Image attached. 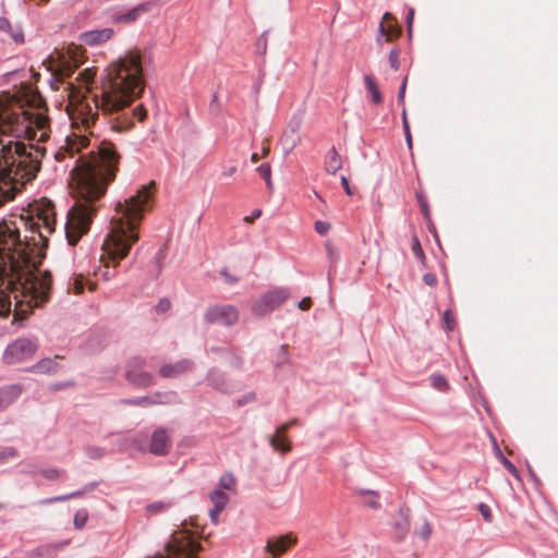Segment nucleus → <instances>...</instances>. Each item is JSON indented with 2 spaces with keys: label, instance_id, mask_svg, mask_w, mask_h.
<instances>
[{
  "label": "nucleus",
  "instance_id": "f257e3e1",
  "mask_svg": "<svg viewBox=\"0 0 558 558\" xmlns=\"http://www.w3.org/2000/svg\"><path fill=\"white\" fill-rule=\"evenodd\" d=\"M87 155L81 156L73 169L77 197L69 209L64 223L65 239L74 246L89 231L97 207L95 202L107 192L116 178L120 155L111 142L102 141Z\"/></svg>",
  "mask_w": 558,
  "mask_h": 558
},
{
  "label": "nucleus",
  "instance_id": "f03ea898",
  "mask_svg": "<svg viewBox=\"0 0 558 558\" xmlns=\"http://www.w3.org/2000/svg\"><path fill=\"white\" fill-rule=\"evenodd\" d=\"M154 187L155 183L150 182L123 201L117 202L111 229L102 244L104 253L100 256L102 266L95 271V275L105 281L116 276V267L129 255L132 245L138 241V230L144 214L151 207Z\"/></svg>",
  "mask_w": 558,
  "mask_h": 558
},
{
  "label": "nucleus",
  "instance_id": "7ed1b4c3",
  "mask_svg": "<svg viewBox=\"0 0 558 558\" xmlns=\"http://www.w3.org/2000/svg\"><path fill=\"white\" fill-rule=\"evenodd\" d=\"M144 90L142 62L138 54L130 52L113 66L109 81L102 88L101 97H96V106L107 116H116L110 120L111 129L124 132L134 125V118L143 121L146 110L142 106L129 110L131 102Z\"/></svg>",
  "mask_w": 558,
  "mask_h": 558
},
{
  "label": "nucleus",
  "instance_id": "20e7f679",
  "mask_svg": "<svg viewBox=\"0 0 558 558\" xmlns=\"http://www.w3.org/2000/svg\"><path fill=\"white\" fill-rule=\"evenodd\" d=\"M17 280L22 290V300L15 302L13 311L10 294L0 290V317L5 318L13 313L12 325L21 324L29 316L33 308L48 303L52 286L50 271L40 272L36 268L21 270Z\"/></svg>",
  "mask_w": 558,
  "mask_h": 558
},
{
  "label": "nucleus",
  "instance_id": "39448f33",
  "mask_svg": "<svg viewBox=\"0 0 558 558\" xmlns=\"http://www.w3.org/2000/svg\"><path fill=\"white\" fill-rule=\"evenodd\" d=\"M45 148L21 141L0 140V159L3 163V177L20 191L27 182L36 178L41 167Z\"/></svg>",
  "mask_w": 558,
  "mask_h": 558
},
{
  "label": "nucleus",
  "instance_id": "423d86ee",
  "mask_svg": "<svg viewBox=\"0 0 558 558\" xmlns=\"http://www.w3.org/2000/svg\"><path fill=\"white\" fill-rule=\"evenodd\" d=\"M36 341L28 338H17L9 343L3 352L2 360L5 364H16L31 359L37 351Z\"/></svg>",
  "mask_w": 558,
  "mask_h": 558
},
{
  "label": "nucleus",
  "instance_id": "0eeeda50",
  "mask_svg": "<svg viewBox=\"0 0 558 558\" xmlns=\"http://www.w3.org/2000/svg\"><path fill=\"white\" fill-rule=\"evenodd\" d=\"M146 359L133 356L125 364V379L136 388H148L155 384L153 374L144 371Z\"/></svg>",
  "mask_w": 558,
  "mask_h": 558
},
{
  "label": "nucleus",
  "instance_id": "6e6552de",
  "mask_svg": "<svg viewBox=\"0 0 558 558\" xmlns=\"http://www.w3.org/2000/svg\"><path fill=\"white\" fill-rule=\"evenodd\" d=\"M290 291L287 288H277L263 294L253 305L252 312L258 317L266 316L287 301Z\"/></svg>",
  "mask_w": 558,
  "mask_h": 558
},
{
  "label": "nucleus",
  "instance_id": "1a4fd4ad",
  "mask_svg": "<svg viewBox=\"0 0 558 558\" xmlns=\"http://www.w3.org/2000/svg\"><path fill=\"white\" fill-rule=\"evenodd\" d=\"M204 320L207 324L231 327L239 320V311L231 304L213 305L206 310Z\"/></svg>",
  "mask_w": 558,
  "mask_h": 558
},
{
  "label": "nucleus",
  "instance_id": "9d476101",
  "mask_svg": "<svg viewBox=\"0 0 558 558\" xmlns=\"http://www.w3.org/2000/svg\"><path fill=\"white\" fill-rule=\"evenodd\" d=\"M177 400H178V395L174 391H168V392L156 391L149 396L122 399L120 402L125 405L147 408V407H151L155 404L175 403Z\"/></svg>",
  "mask_w": 558,
  "mask_h": 558
},
{
  "label": "nucleus",
  "instance_id": "9b49d317",
  "mask_svg": "<svg viewBox=\"0 0 558 558\" xmlns=\"http://www.w3.org/2000/svg\"><path fill=\"white\" fill-rule=\"evenodd\" d=\"M171 438L166 427H157L149 439L148 452L156 457H165L169 453Z\"/></svg>",
  "mask_w": 558,
  "mask_h": 558
},
{
  "label": "nucleus",
  "instance_id": "f8f14e48",
  "mask_svg": "<svg viewBox=\"0 0 558 558\" xmlns=\"http://www.w3.org/2000/svg\"><path fill=\"white\" fill-rule=\"evenodd\" d=\"M205 379L207 385L215 391L223 395H229L233 391L227 374L216 366H213L207 371Z\"/></svg>",
  "mask_w": 558,
  "mask_h": 558
},
{
  "label": "nucleus",
  "instance_id": "ddd939ff",
  "mask_svg": "<svg viewBox=\"0 0 558 558\" xmlns=\"http://www.w3.org/2000/svg\"><path fill=\"white\" fill-rule=\"evenodd\" d=\"M194 362L190 359H182L175 363L163 364L159 368V375L162 378H175L180 375L192 371Z\"/></svg>",
  "mask_w": 558,
  "mask_h": 558
},
{
  "label": "nucleus",
  "instance_id": "4468645a",
  "mask_svg": "<svg viewBox=\"0 0 558 558\" xmlns=\"http://www.w3.org/2000/svg\"><path fill=\"white\" fill-rule=\"evenodd\" d=\"M206 351L207 353H213L220 359L226 360L232 368L241 369L243 366V357L239 355L232 347L213 345Z\"/></svg>",
  "mask_w": 558,
  "mask_h": 558
},
{
  "label": "nucleus",
  "instance_id": "2eb2a0df",
  "mask_svg": "<svg viewBox=\"0 0 558 558\" xmlns=\"http://www.w3.org/2000/svg\"><path fill=\"white\" fill-rule=\"evenodd\" d=\"M296 543V537L292 534H284L277 538H269L266 544V550L274 557H280L288 548Z\"/></svg>",
  "mask_w": 558,
  "mask_h": 558
},
{
  "label": "nucleus",
  "instance_id": "dca6fc26",
  "mask_svg": "<svg viewBox=\"0 0 558 558\" xmlns=\"http://www.w3.org/2000/svg\"><path fill=\"white\" fill-rule=\"evenodd\" d=\"M153 7V2H143L138 5L130 9L126 12H120L112 15V19L117 23H133L135 22L141 15L144 13H147Z\"/></svg>",
  "mask_w": 558,
  "mask_h": 558
},
{
  "label": "nucleus",
  "instance_id": "f3484780",
  "mask_svg": "<svg viewBox=\"0 0 558 558\" xmlns=\"http://www.w3.org/2000/svg\"><path fill=\"white\" fill-rule=\"evenodd\" d=\"M113 35V29L106 27L101 29H93L84 32L80 35V40L88 46H96L100 45L108 39H110Z\"/></svg>",
  "mask_w": 558,
  "mask_h": 558
},
{
  "label": "nucleus",
  "instance_id": "a211bd4d",
  "mask_svg": "<svg viewBox=\"0 0 558 558\" xmlns=\"http://www.w3.org/2000/svg\"><path fill=\"white\" fill-rule=\"evenodd\" d=\"M118 447L121 451L134 449L140 452H146L148 451L147 435L136 434L130 437L121 438L118 440Z\"/></svg>",
  "mask_w": 558,
  "mask_h": 558
},
{
  "label": "nucleus",
  "instance_id": "6ab92c4d",
  "mask_svg": "<svg viewBox=\"0 0 558 558\" xmlns=\"http://www.w3.org/2000/svg\"><path fill=\"white\" fill-rule=\"evenodd\" d=\"M23 392L20 384L5 385L0 388V412L15 402Z\"/></svg>",
  "mask_w": 558,
  "mask_h": 558
},
{
  "label": "nucleus",
  "instance_id": "aec40b11",
  "mask_svg": "<svg viewBox=\"0 0 558 558\" xmlns=\"http://www.w3.org/2000/svg\"><path fill=\"white\" fill-rule=\"evenodd\" d=\"M395 536L398 541H403L410 529V521L408 513L404 512L403 508L399 509L398 517L392 523Z\"/></svg>",
  "mask_w": 558,
  "mask_h": 558
},
{
  "label": "nucleus",
  "instance_id": "412c9836",
  "mask_svg": "<svg viewBox=\"0 0 558 558\" xmlns=\"http://www.w3.org/2000/svg\"><path fill=\"white\" fill-rule=\"evenodd\" d=\"M60 365L56 362L54 359L45 357L38 361L36 364H34L29 372L36 373V374H54L58 372Z\"/></svg>",
  "mask_w": 558,
  "mask_h": 558
},
{
  "label": "nucleus",
  "instance_id": "4be33fe9",
  "mask_svg": "<svg viewBox=\"0 0 558 558\" xmlns=\"http://www.w3.org/2000/svg\"><path fill=\"white\" fill-rule=\"evenodd\" d=\"M342 168L341 156L337 151L336 147H331L326 157L325 170L330 174H336L338 170Z\"/></svg>",
  "mask_w": 558,
  "mask_h": 558
},
{
  "label": "nucleus",
  "instance_id": "5701e85b",
  "mask_svg": "<svg viewBox=\"0 0 558 558\" xmlns=\"http://www.w3.org/2000/svg\"><path fill=\"white\" fill-rule=\"evenodd\" d=\"M325 248L329 260L328 278L330 279L331 275L336 272L337 263L340 259V251L330 242L325 244Z\"/></svg>",
  "mask_w": 558,
  "mask_h": 558
},
{
  "label": "nucleus",
  "instance_id": "b1692460",
  "mask_svg": "<svg viewBox=\"0 0 558 558\" xmlns=\"http://www.w3.org/2000/svg\"><path fill=\"white\" fill-rule=\"evenodd\" d=\"M269 442L276 451L281 453H287L291 450V444L287 439L286 434H278L276 432L275 435L270 437Z\"/></svg>",
  "mask_w": 558,
  "mask_h": 558
},
{
  "label": "nucleus",
  "instance_id": "393cba45",
  "mask_svg": "<svg viewBox=\"0 0 558 558\" xmlns=\"http://www.w3.org/2000/svg\"><path fill=\"white\" fill-rule=\"evenodd\" d=\"M365 87L372 96V101L378 105L383 101V95L379 90L378 84L372 75L366 74L364 76Z\"/></svg>",
  "mask_w": 558,
  "mask_h": 558
},
{
  "label": "nucleus",
  "instance_id": "a878e982",
  "mask_svg": "<svg viewBox=\"0 0 558 558\" xmlns=\"http://www.w3.org/2000/svg\"><path fill=\"white\" fill-rule=\"evenodd\" d=\"M35 125L39 132L38 141L44 142L49 137V120L47 117L38 114L35 118Z\"/></svg>",
  "mask_w": 558,
  "mask_h": 558
},
{
  "label": "nucleus",
  "instance_id": "bb28decb",
  "mask_svg": "<svg viewBox=\"0 0 558 558\" xmlns=\"http://www.w3.org/2000/svg\"><path fill=\"white\" fill-rule=\"evenodd\" d=\"M289 353H288V347L286 344H282L278 348L276 355L272 360V364L275 368H281L284 365L289 363Z\"/></svg>",
  "mask_w": 558,
  "mask_h": 558
},
{
  "label": "nucleus",
  "instance_id": "cd10ccee",
  "mask_svg": "<svg viewBox=\"0 0 558 558\" xmlns=\"http://www.w3.org/2000/svg\"><path fill=\"white\" fill-rule=\"evenodd\" d=\"M171 501H153L146 506V511L149 512L150 514H157L168 510L169 508H171Z\"/></svg>",
  "mask_w": 558,
  "mask_h": 558
},
{
  "label": "nucleus",
  "instance_id": "c85d7f7f",
  "mask_svg": "<svg viewBox=\"0 0 558 558\" xmlns=\"http://www.w3.org/2000/svg\"><path fill=\"white\" fill-rule=\"evenodd\" d=\"M209 498L214 506L225 507L228 502V496L221 488H216L209 494Z\"/></svg>",
  "mask_w": 558,
  "mask_h": 558
},
{
  "label": "nucleus",
  "instance_id": "c756f323",
  "mask_svg": "<svg viewBox=\"0 0 558 558\" xmlns=\"http://www.w3.org/2000/svg\"><path fill=\"white\" fill-rule=\"evenodd\" d=\"M430 385L433 388L439 391H447L449 389V384L446 377L441 374H433L429 377Z\"/></svg>",
  "mask_w": 558,
  "mask_h": 558
},
{
  "label": "nucleus",
  "instance_id": "7c9ffc66",
  "mask_svg": "<svg viewBox=\"0 0 558 558\" xmlns=\"http://www.w3.org/2000/svg\"><path fill=\"white\" fill-rule=\"evenodd\" d=\"M296 132V128L291 130V134L288 131L284 132L281 143L286 150V154H290L294 147L296 146V140L293 137V134Z\"/></svg>",
  "mask_w": 558,
  "mask_h": 558
},
{
  "label": "nucleus",
  "instance_id": "2f4dec72",
  "mask_svg": "<svg viewBox=\"0 0 558 558\" xmlns=\"http://www.w3.org/2000/svg\"><path fill=\"white\" fill-rule=\"evenodd\" d=\"M75 498H80V493H73L72 492L70 494H65V495H60V496H54V497L41 499L37 504L38 505H51V504L66 501V500H70V499H75Z\"/></svg>",
  "mask_w": 558,
  "mask_h": 558
},
{
  "label": "nucleus",
  "instance_id": "473e14b6",
  "mask_svg": "<svg viewBox=\"0 0 558 558\" xmlns=\"http://www.w3.org/2000/svg\"><path fill=\"white\" fill-rule=\"evenodd\" d=\"M356 494L359 495H371L372 498L365 501V505L372 509H379L380 504L378 502L379 494L376 490L371 489H357Z\"/></svg>",
  "mask_w": 558,
  "mask_h": 558
},
{
  "label": "nucleus",
  "instance_id": "72a5a7b5",
  "mask_svg": "<svg viewBox=\"0 0 558 558\" xmlns=\"http://www.w3.org/2000/svg\"><path fill=\"white\" fill-rule=\"evenodd\" d=\"M84 452L89 459L94 460H99L106 454L105 448L92 445L85 446Z\"/></svg>",
  "mask_w": 558,
  "mask_h": 558
},
{
  "label": "nucleus",
  "instance_id": "f704fd0d",
  "mask_svg": "<svg viewBox=\"0 0 558 558\" xmlns=\"http://www.w3.org/2000/svg\"><path fill=\"white\" fill-rule=\"evenodd\" d=\"M88 521V511L86 509H78L73 519V523L75 529L82 530L85 527L86 523Z\"/></svg>",
  "mask_w": 558,
  "mask_h": 558
},
{
  "label": "nucleus",
  "instance_id": "c9c22d12",
  "mask_svg": "<svg viewBox=\"0 0 558 558\" xmlns=\"http://www.w3.org/2000/svg\"><path fill=\"white\" fill-rule=\"evenodd\" d=\"M416 199L424 218L429 219L430 211L426 195L423 192H416Z\"/></svg>",
  "mask_w": 558,
  "mask_h": 558
},
{
  "label": "nucleus",
  "instance_id": "e433bc0d",
  "mask_svg": "<svg viewBox=\"0 0 558 558\" xmlns=\"http://www.w3.org/2000/svg\"><path fill=\"white\" fill-rule=\"evenodd\" d=\"M258 174L265 180L266 185L271 187V168L269 163H262L257 167Z\"/></svg>",
  "mask_w": 558,
  "mask_h": 558
},
{
  "label": "nucleus",
  "instance_id": "4c0bfd02",
  "mask_svg": "<svg viewBox=\"0 0 558 558\" xmlns=\"http://www.w3.org/2000/svg\"><path fill=\"white\" fill-rule=\"evenodd\" d=\"M74 71L75 68L72 64L62 63L57 71V75L62 82L64 78L70 77L74 73Z\"/></svg>",
  "mask_w": 558,
  "mask_h": 558
},
{
  "label": "nucleus",
  "instance_id": "58836bf2",
  "mask_svg": "<svg viewBox=\"0 0 558 558\" xmlns=\"http://www.w3.org/2000/svg\"><path fill=\"white\" fill-rule=\"evenodd\" d=\"M43 220V227L47 233H52L56 226V220L53 218V214H44L40 218Z\"/></svg>",
  "mask_w": 558,
  "mask_h": 558
},
{
  "label": "nucleus",
  "instance_id": "ea45409f",
  "mask_svg": "<svg viewBox=\"0 0 558 558\" xmlns=\"http://www.w3.org/2000/svg\"><path fill=\"white\" fill-rule=\"evenodd\" d=\"M17 456V450L14 447H2L0 448V463H3L9 458Z\"/></svg>",
  "mask_w": 558,
  "mask_h": 558
},
{
  "label": "nucleus",
  "instance_id": "a19ab883",
  "mask_svg": "<svg viewBox=\"0 0 558 558\" xmlns=\"http://www.w3.org/2000/svg\"><path fill=\"white\" fill-rule=\"evenodd\" d=\"M399 54L400 51L397 48H392L388 56L389 64L391 69H393L395 71H397L400 68Z\"/></svg>",
  "mask_w": 558,
  "mask_h": 558
},
{
  "label": "nucleus",
  "instance_id": "79ce46f5",
  "mask_svg": "<svg viewBox=\"0 0 558 558\" xmlns=\"http://www.w3.org/2000/svg\"><path fill=\"white\" fill-rule=\"evenodd\" d=\"M477 508H478V511L482 514L483 519L486 522H490L493 519V514H492V510H490L489 506L486 505L485 502H480Z\"/></svg>",
  "mask_w": 558,
  "mask_h": 558
},
{
  "label": "nucleus",
  "instance_id": "37998d69",
  "mask_svg": "<svg viewBox=\"0 0 558 558\" xmlns=\"http://www.w3.org/2000/svg\"><path fill=\"white\" fill-rule=\"evenodd\" d=\"M412 251H413V254L415 255V257H417L418 259H424L425 258V255H424V252L422 250L420 240L417 239L416 235L413 236Z\"/></svg>",
  "mask_w": 558,
  "mask_h": 558
},
{
  "label": "nucleus",
  "instance_id": "c03bdc74",
  "mask_svg": "<svg viewBox=\"0 0 558 558\" xmlns=\"http://www.w3.org/2000/svg\"><path fill=\"white\" fill-rule=\"evenodd\" d=\"M165 258H166L165 247H160L154 256V260H155L156 268H157V274H159L161 271L162 262Z\"/></svg>",
  "mask_w": 558,
  "mask_h": 558
},
{
  "label": "nucleus",
  "instance_id": "a18cd8bd",
  "mask_svg": "<svg viewBox=\"0 0 558 558\" xmlns=\"http://www.w3.org/2000/svg\"><path fill=\"white\" fill-rule=\"evenodd\" d=\"M221 111V105L218 100V95L214 94L209 102V112L214 116H218Z\"/></svg>",
  "mask_w": 558,
  "mask_h": 558
},
{
  "label": "nucleus",
  "instance_id": "49530a36",
  "mask_svg": "<svg viewBox=\"0 0 558 558\" xmlns=\"http://www.w3.org/2000/svg\"><path fill=\"white\" fill-rule=\"evenodd\" d=\"M500 461L504 464V466L517 478H519V472L518 469L514 466V464L508 460L505 456L500 453Z\"/></svg>",
  "mask_w": 558,
  "mask_h": 558
},
{
  "label": "nucleus",
  "instance_id": "de8ad7c7",
  "mask_svg": "<svg viewBox=\"0 0 558 558\" xmlns=\"http://www.w3.org/2000/svg\"><path fill=\"white\" fill-rule=\"evenodd\" d=\"M314 228L318 234L325 235L330 229V223L327 221L317 220L314 225Z\"/></svg>",
  "mask_w": 558,
  "mask_h": 558
},
{
  "label": "nucleus",
  "instance_id": "09e8293b",
  "mask_svg": "<svg viewBox=\"0 0 558 558\" xmlns=\"http://www.w3.org/2000/svg\"><path fill=\"white\" fill-rule=\"evenodd\" d=\"M40 474L47 478V480H57L60 475V471L58 469L51 468V469H43L40 471Z\"/></svg>",
  "mask_w": 558,
  "mask_h": 558
},
{
  "label": "nucleus",
  "instance_id": "8fccbe9b",
  "mask_svg": "<svg viewBox=\"0 0 558 558\" xmlns=\"http://www.w3.org/2000/svg\"><path fill=\"white\" fill-rule=\"evenodd\" d=\"M407 81H408V77L405 76L403 80H402V83L400 85V88H399V92H398V95H397V101L398 104L404 106V96H405V89H407Z\"/></svg>",
  "mask_w": 558,
  "mask_h": 558
},
{
  "label": "nucleus",
  "instance_id": "3c124183",
  "mask_svg": "<svg viewBox=\"0 0 558 558\" xmlns=\"http://www.w3.org/2000/svg\"><path fill=\"white\" fill-rule=\"evenodd\" d=\"M99 485V482H89L85 484L81 489L75 490L74 493H80V497H82L86 493H90L95 490Z\"/></svg>",
  "mask_w": 558,
  "mask_h": 558
},
{
  "label": "nucleus",
  "instance_id": "603ef678",
  "mask_svg": "<svg viewBox=\"0 0 558 558\" xmlns=\"http://www.w3.org/2000/svg\"><path fill=\"white\" fill-rule=\"evenodd\" d=\"M442 319H444L445 328H446L447 330H450V331H451V330H453V328H454V319H453V317L451 316L450 311H446V312L444 313V317H442Z\"/></svg>",
  "mask_w": 558,
  "mask_h": 558
},
{
  "label": "nucleus",
  "instance_id": "864d4df0",
  "mask_svg": "<svg viewBox=\"0 0 558 558\" xmlns=\"http://www.w3.org/2000/svg\"><path fill=\"white\" fill-rule=\"evenodd\" d=\"M171 304L170 301L166 298L159 300V302L156 305V312L161 314L166 313L170 308Z\"/></svg>",
  "mask_w": 558,
  "mask_h": 558
},
{
  "label": "nucleus",
  "instance_id": "5fc2aeb1",
  "mask_svg": "<svg viewBox=\"0 0 558 558\" xmlns=\"http://www.w3.org/2000/svg\"><path fill=\"white\" fill-rule=\"evenodd\" d=\"M225 509V507H220V506H214L210 510H209V517L211 519V521L217 524L218 523V520H219V514L221 513V511Z\"/></svg>",
  "mask_w": 558,
  "mask_h": 558
},
{
  "label": "nucleus",
  "instance_id": "6e6d98bb",
  "mask_svg": "<svg viewBox=\"0 0 558 558\" xmlns=\"http://www.w3.org/2000/svg\"><path fill=\"white\" fill-rule=\"evenodd\" d=\"M299 424V420L298 418H292L290 420L288 423L281 425V426H278L277 427V433L278 434H286L287 430L292 427V426H296Z\"/></svg>",
  "mask_w": 558,
  "mask_h": 558
},
{
  "label": "nucleus",
  "instance_id": "4d7b16f0",
  "mask_svg": "<svg viewBox=\"0 0 558 558\" xmlns=\"http://www.w3.org/2000/svg\"><path fill=\"white\" fill-rule=\"evenodd\" d=\"M423 281L428 287H435L437 284V277L432 272H426L423 275Z\"/></svg>",
  "mask_w": 558,
  "mask_h": 558
},
{
  "label": "nucleus",
  "instance_id": "13d9d810",
  "mask_svg": "<svg viewBox=\"0 0 558 558\" xmlns=\"http://www.w3.org/2000/svg\"><path fill=\"white\" fill-rule=\"evenodd\" d=\"M432 534V527L430 524L425 521L421 527L420 535L423 539H427Z\"/></svg>",
  "mask_w": 558,
  "mask_h": 558
},
{
  "label": "nucleus",
  "instance_id": "bf43d9fd",
  "mask_svg": "<svg viewBox=\"0 0 558 558\" xmlns=\"http://www.w3.org/2000/svg\"><path fill=\"white\" fill-rule=\"evenodd\" d=\"M266 45H267V39L265 37V34H263L262 36H259V38L257 39L256 41V47L258 50L262 49V53H265L266 52Z\"/></svg>",
  "mask_w": 558,
  "mask_h": 558
},
{
  "label": "nucleus",
  "instance_id": "052dcab7",
  "mask_svg": "<svg viewBox=\"0 0 558 558\" xmlns=\"http://www.w3.org/2000/svg\"><path fill=\"white\" fill-rule=\"evenodd\" d=\"M233 484H234V478L232 476H229L228 478L222 476L220 478V486L226 488V489H230L231 485H233Z\"/></svg>",
  "mask_w": 558,
  "mask_h": 558
},
{
  "label": "nucleus",
  "instance_id": "680f3d73",
  "mask_svg": "<svg viewBox=\"0 0 558 558\" xmlns=\"http://www.w3.org/2000/svg\"><path fill=\"white\" fill-rule=\"evenodd\" d=\"M11 23L7 17H0V32H9L11 31Z\"/></svg>",
  "mask_w": 558,
  "mask_h": 558
},
{
  "label": "nucleus",
  "instance_id": "e2e57ef3",
  "mask_svg": "<svg viewBox=\"0 0 558 558\" xmlns=\"http://www.w3.org/2000/svg\"><path fill=\"white\" fill-rule=\"evenodd\" d=\"M341 185H342V187H343L344 192H345L349 196L353 195V192H352V190H351V186H350L349 180H348V178H347V177H344V175H342V177H341Z\"/></svg>",
  "mask_w": 558,
  "mask_h": 558
},
{
  "label": "nucleus",
  "instance_id": "0e129e2a",
  "mask_svg": "<svg viewBox=\"0 0 558 558\" xmlns=\"http://www.w3.org/2000/svg\"><path fill=\"white\" fill-rule=\"evenodd\" d=\"M74 384L72 381H63V383H56L51 386V389L57 391L61 389H65L68 387H72Z\"/></svg>",
  "mask_w": 558,
  "mask_h": 558
},
{
  "label": "nucleus",
  "instance_id": "69168bd1",
  "mask_svg": "<svg viewBox=\"0 0 558 558\" xmlns=\"http://www.w3.org/2000/svg\"><path fill=\"white\" fill-rule=\"evenodd\" d=\"M311 305H312L311 298H304L298 304L299 308L302 311H307L311 307Z\"/></svg>",
  "mask_w": 558,
  "mask_h": 558
},
{
  "label": "nucleus",
  "instance_id": "338daca9",
  "mask_svg": "<svg viewBox=\"0 0 558 558\" xmlns=\"http://www.w3.org/2000/svg\"><path fill=\"white\" fill-rule=\"evenodd\" d=\"M8 33H10L12 39L15 41V43H21L23 41V33L20 31V29H16V31H13L11 28V31H9Z\"/></svg>",
  "mask_w": 558,
  "mask_h": 558
},
{
  "label": "nucleus",
  "instance_id": "774afa93",
  "mask_svg": "<svg viewBox=\"0 0 558 558\" xmlns=\"http://www.w3.org/2000/svg\"><path fill=\"white\" fill-rule=\"evenodd\" d=\"M260 216H262V210L260 209H255V210L252 211L251 216H247V217L244 218V221L251 223L255 219H258Z\"/></svg>",
  "mask_w": 558,
  "mask_h": 558
}]
</instances>
